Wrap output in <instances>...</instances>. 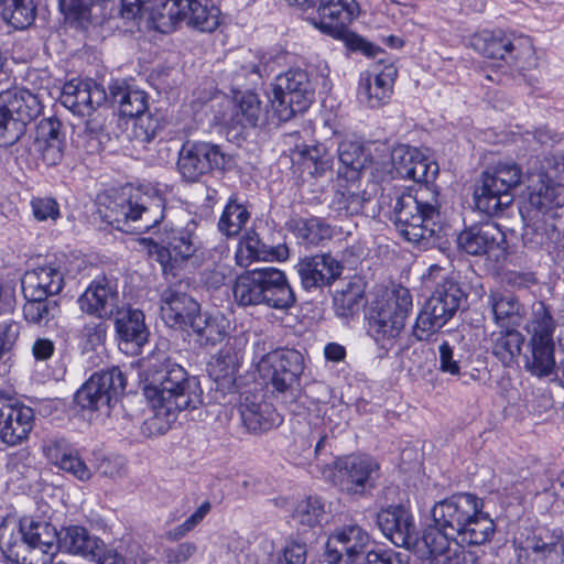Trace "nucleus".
I'll list each match as a JSON object with an SVG mask.
<instances>
[{
  "label": "nucleus",
  "instance_id": "obj_1",
  "mask_svg": "<svg viewBox=\"0 0 564 564\" xmlns=\"http://www.w3.org/2000/svg\"><path fill=\"white\" fill-rule=\"evenodd\" d=\"M143 370L145 395L153 409V425L165 432L178 412L196 409L202 403L199 382L186 370L171 362L164 351H153L140 361Z\"/></svg>",
  "mask_w": 564,
  "mask_h": 564
},
{
  "label": "nucleus",
  "instance_id": "obj_2",
  "mask_svg": "<svg viewBox=\"0 0 564 564\" xmlns=\"http://www.w3.org/2000/svg\"><path fill=\"white\" fill-rule=\"evenodd\" d=\"M438 216L436 192L420 185L395 197L391 218L400 236L409 242L420 243L435 236Z\"/></svg>",
  "mask_w": 564,
  "mask_h": 564
},
{
  "label": "nucleus",
  "instance_id": "obj_3",
  "mask_svg": "<svg viewBox=\"0 0 564 564\" xmlns=\"http://www.w3.org/2000/svg\"><path fill=\"white\" fill-rule=\"evenodd\" d=\"M234 297L241 306L263 304L275 310H288L295 302L284 272L273 267L240 274L234 285Z\"/></svg>",
  "mask_w": 564,
  "mask_h": 564
},
{
  "label": "nucleus",
  "instance_id": "obj_4",
  "mask_svg": "<svg viewBox=\"0 0 564 564\" xmlns=\"http://www.w3.org/2000/svg\"><path fill=\"white\" fill-rule=\"evenodd\" d=\"M99 214L117 229L138 234L150 230L164 218L161 198H151L138 189L107 198Z\"/></svg>",
  "mask_w": 564,
  "mask_h": 564
},
{
  "label": "nucleus",
  "instance_id": "obj_5",
  "mask_svg": "<svg viewBox=\"0 0 564 564\" xmlns=\"http://www.w3.org/2000/svg\"><path fill=\"white\" fill-rule=\"evenodd\" d=\"M412 296L400 286L377 300L367 313L368 334L383 349H390L404 328L412 310Z\"/></svg>",
  "mask_w": 564,
  "mask_h": 564
},
{
  "label": "nucleus",
  "instance_id": "obj_6",
  "mask_svg": "<svg viewBox=\"0 0 564 564\" xmlns=\"http://www.w3.org/2000/svg\"><path fill=\"white\" fill-rule=\"evenodd\" d=\"M524 329L529 336L525 370L538 378L552 375L556 368L554 341L556 324L543 303L540 302L533 306Z\"/></svg>",
  "mask_w": 564,
  "mask_h": 564
},
{
  "label": "nucleus",
  "instance_id": "obj_7",
  "mask_svg": "<svg viewBox=\"0 0 564 564\" xmlns=\"http://www.w3.org/2000/svg\"><path fill=\"white\" fill-rule=\"evenodd\" d=\"M521 182L522 171L517 163H497L484 172L480 184L474 191L476 208L488 216H498L512 204V191Z\"/></svg>",
  "mask_w": 564,
  "mask_h": 564
},
{
  "label": "nucleus",
  "instance_id": "obj_8",
  "mask_svg": "<svg viewBox=\"0 0 564 564\" xmlns=\"http://www.w3.org/2000/svg\"><path fill=\"white\" fill-rule=\"evenodd\" d=\"M469 45L482 56L501 59L519 70L535 68L538 58L528 36H511L502 31L482 30L474 33Z\"/></svg>",
  "mask_w": 564,
  "mask_h": 564
},
{
  "label": "nucleus",
  "instance_id": "obj_9",
  "mask_svg": "<svg viewBox=\"0 0 564 564\" xmlns=\"http://www.w3.org/2000/svg\"><path fill=\"white\" fill-rule=\"evenodd\" d=\"M314 90L305 70L289 69L276 78L269 95L273 115L279 121H288L296 113L304 112L314 100Z\"/></svg>",
  "mask_w": 564,
  "mask_h": 564
},
{
  "label": "nucleus",
  "instance_id": "obj_10",
  "mask_svg": "<svg viewBox=\"0 0 564 564\" xmlns=\"http://www.w3.org/2000/svg\"><path fill=\"white\" fill-rule=\"evenodd\" d=\"M39 98L23 89L0 94V145L10 147L24 134L28 122L41 113Z\"/></svg>",
  "mask_w": 564,
  "mask_h": 564
},
{
  "label": "nucleus",
  "instance_id": "obj_11",
  "mask_svg": "<svg viewBox=\"0 0 564 564\" xmlns=\"http://www.w3.org/2000/svg\"><path fill=\"white\" fill-rule=\"evenodd\" d=\"M378 470L379 465L373 458L349 455L337 458L332 466H325L322 469V475L343 491L361 494L368 487H373Z\"/></svg>",
  "mask_w": 564,
  "mask_h": 564
},
{
  "label": "nucleus",
  "instance_id": "obj_12",
  "mask_svg": "<svg viewBox=\"0 0 564 564\" xmlns=\"http://www.w3.org/2000/svg\"><path fill=\"white\" fill-rule=\"evenodd\" d=\"M165 11V25L156 28L165 31L177 22L189 29L212 33L223 22V12L217 0H170Z\"/></svg>",
  "mask_w": 564,
  "mask_h": 564
},
{
  "label": "nucleus",
  "instance_id": "obj_13",
  "mask_svg": "<svg viewBox=\"0 0 564 564\" xmlns=\"http://www.w3.org/2000/svg\"><path fill=\"white\" fill-rule=\"evenodd\" d=\"M124 388L126 378L122 371L113 367L90 376L76 392L75 401L83 409L108 413L111 402L117 400Z\"/></svg>",
  "mask_w": 564,
  "mask_h": 564
},
{
  "label": "nucleus",
  "instance_id": "obj_14",
  "mask_svg": "<svg viewBox=\"0 0 564 564\" xmlns=\"http://www.w3.org/2000/svg\"><path fill=\"white\" fill-rule=\"evenodd\" d=\"M304 367V357L295 349L270 351L258 362L260 375L270 380L273 388L281 393L292 391L299 386Z\"/></svg>",
  "mask_w": 564,
  "mask_h": 564
},
{
  "label": "nucleus",
  "instance_id": "obj_15",
  "mask_svg": "<svg viewBox=\"0 0 564 564\" xmlns=\"http://www.w3.org/2000/svg\"><path fill=\"white\" fill-rule=\"evenodd\" d=\"M228 156L208 142H185L178 151L177 171L186 182H198L213 170H224Z\"/></svg>",
  "mask_w": 564,
  "mask_h": 564
},
{
  "label": "nucleus",
  "instance_id": "obj_16",
  "mask_svg": "<svg viewBox=\"0 0 564 564\" xmlns=\"http://www.w3.org/2000/svg\"><path fill=\"white\" fill-rule=\"evenodd\" d=\"M196 225L187 224L184 228H167L161 234V248L158 250V260L165 274L177 275V269L192 258L200 247L195 234Z\"/></svg>",
  "mask_w": 564,
  "mask_h": 564
},
{
  "label": "nucleus",
  "instance_id": "obj_17",
  "mask_svg": "<svg viewBox=\"0 0 564 564\" xmlns=\"http://www.w3.org/2000/svg\"><path fill=\"white\" fill-rule=\"evenodd\" d=\"M290 6L303 10L314 8L317 3V15L311 19L312 24L327 35H341L344 26L355 20L359 13L356 0H284Z\"/></svg>",
  "mask_w": 564,
  "mask_h": 564
},
{
  "label": "nucleus",
  "instance_id": "obj_18",
  "mask_svg": "<svg viewBox=\"0 0 564 564\" xmlns=\"http://www.w3.org/2000/svg\"><path fill=\"white\" fill-rule=\"evenodd\" d=\"M519 564H561L564 540L561 532L538 529L516 545Z\"/></svg>",
  "mask_w": 564,
  "mask_h": 564
},
{
  "label": "nucleus",
  "instance_id": "obj_19",
  "mask_svg": "<svg viewBox=\"0 0 564 564\" xmlns=\"http://www.w3.org/2000/svg\"><path fill=\"white\" fill-rule=\"evenodd\" d=\"M479 509H482V501L478 497L458 494L435 503L432 517L435 524L456 535Z\"/></svg>",
  "mask_w": 564,
  "mask_h": 564
},
{
  "label": "nucleus",
  "instance_id": "obj_20",
  "mask_svg": "<svg viewBox=\"0 0 564 564\" xmlns=\"http://www.w3.org/2000/svg\"><path fill=\"white\" fill-rule=\"evenodd\" d=\"M458 247L473 256L487 254L498 261L506 256V236L494 223L473 226L457 238Z\"/></svg>",
  "mask_w": 564,
  "mask_h": 564
},
{
  "label": "nucleus",
  "instance_id": "obj_21",
  "mask_svg": "<svg viewBox=\"0 0 564 564\" xmlns=\"http://www.w3.org/2000/svg\"><path fill=\"white\" fill-rule=\"evenodd\" d=\"M368 533L357 524L336 530L326 542L325 561L329 564H352L364 553Z\"/></svg>",
  "mask_w": 564,
  "mask_h": 564
},
{
  "label": "nucleus",
  "instance_id": "obj_22",
  "mask_svg": "<svg viewBox=\"0 0 564 564\" xmlns=\"http://www.w3.org/2000/svg\"><path fill=\"white\" fill-rule=\"evenodd\" d=\"M116 283L106 276L96 278L78 297L82 312L99 319H110L120 308Z\"/></svg>",
  "mask_w": 564,
  "mask_h": 564
},
{
  "label": "nucleus",
  "instance_id": "obj_23",
  "mask_svg": "<svg viewBox=\"0 0 564 564\" xmlns=\"http://www.w3.org/2000/svg\"><path fill=\"white\" fill-rule=\"evenodd\" d=\"M392 171L395 177L427 183L437 174L436 163L430 162L417 149L399 144L391 151Z\"/></svg>",
  "mask_w": 564,
  "mask_h": 564
},
{
  "label": "nucleus",
  "instance_id": "obj_24",
  "mask_svg": "<svg viewBox=\"0 0 564 564\" xmlns=\"http://www.w3.org/2000/svg\"><path fill=\"white\" fill-rule=\"evenodd\" d=\"M33 410L12 404L0 394V442L15 446L25 441L33 429Z\"/></svg>",
  "mask_w": 564,
  "mask_h": 564
},
{
  "label": "nucleus",
  "instance_id": "obj_25",
  "mask_svg": "<svg viewBox=\"0 0 564 564\" xmlns=\"http://www.w3.org/2000/svg\"><path fill=\"white\" fill-rule=\"evenodd\" d=\"M106 100L105 90L93 80L72 79L63 87L61 102L73 113L89 116Z\"/></svg>",
  "mask_w": 564,
  "mask_h": 564
},
{
  "label": "nucleus",
  "instance_id": "obj_26",
  "mask_svg": "<svg viewBox=\"0 0 564 564\" xmlns=\"http://www.w3.org/2000/svg\"><path fill=\"white\" fill-rule=\"evenodd\" d=\"M199 310V304L184 292L169 288L161 294V317L171 328L187 329Z\"/></svg>",
  "mask_w": 564,
  "mask_h": 564
},
{
  "label": "nucleus",
  "instance_id": "obj_27",
  "mask_svg": "<svg viewBox=\"0 0 564 564\" xmlns=\"http://www.w3.org/2000/svg\"><path fill=\"white\" fill-rule=\"evenodd\" d=\"M64 286V273L59 264L48 262L25 272L22 280L24 297L48 299L58 294Z\"/></svg>",
  "mask_w": 564,
  "mask_h": 564
},
{
  "label": "nucleus",
  "instance_id": "obj_28",
  "mask_svg": "<svg viewBox=\"0 0 564 564\" xmlns=\"http://www.w3.org/2000/svg\"><path fill=\"white\" fill-rule=\"evenodd\" d=\"M397 75L394 65L389 64L377 74L361 76L357 94L359 102L371 109L384 106L392 95Z\"/></svg>",
  "mask_w": 564,
  "mask_h": 564
},
{
  "label": "nucleus",
  "instance_id": "obj_29",
  "mask_svg": "<svg viewBox=\"0 0 564 564\" xmlns=\"http://www.w3.org/2000/svg\"><path fill=\"white\" fill-rule=\"evenodd\" d=\"M561 185H557L550 175V170L545 172L530 174L528 176V204L531 212L546 215L564 204L561 195Z\"/></svg>",
  "mask_w": 564,
  "mask_h": 564
},
{
  "label": "nucleus",
  "instance_id": "obj_30",
  "mask_svg": "<svg viewBox=\"0 0 564 564\" xmlns=\"http://www.w3.org/2000/svg\"><path fill=\"white\" fill-rule=\"evenodd\" d=\"M112 317L121 349L135 352L148 341L149 330L144 324L142 311L120 307Z\"/></svg>",
  "mask_w": 564,
  "mask_h": 564
},
{
  "label": "nucleus",
  "instance_id": "obj_31",
  "mask_svg": "<svg viewBox=\"0 0 564 564\" xmlns=\"http://www.w3.org/2000/svg\"><path fill=\"white\" fill-rule=\"evenodd\" d=\"M377 524L383 535L394 545L409 547L415 536V524L411 513L403 507H389L377 513Z\"/></svg>",
  "mask_w": 564,
  "mask_h": 564
},
{
  "label": "nucleus",
  "instance_id": "obj_32",
  "mask_svg": "<svg viewBox=\"0 0 564 564\" xmlns=\"http://www.w3.org/2000/svg\"><path fill=\"white\" fill-rule=\"evenodd\" d=\"M303 286L306 290L330 285L341 272V263L329 253L304 258L297 268Z\"/></svg>",
  "mask_w": 564,
  "mask_h": 564
},
{
  "label": "nucleus",
  "instance_id": "obj_33",
  "mask_svg": "<svg viewBox=\"0 0 564 564\" xmlns=\"http://www.w3.org/2000/svg\"><path fill=\"white\" fill-rule=\"evenodd\" d=\"M8 525L0 527V547L8 557L18 564H50L58 551V543L28 546L25 543H12Z\"/></svg>",
  "mask_w": 564,
  "mask_h": 564
},
{
  "label": "nucleus",
  "instance_id": "obj_34",
  "mask_svg": "<svg viewBox=\"0 0 564 564\" xmlns=\"http://www.w3.org/2000/svg\"><path fill=\"white\" fill-rule=\"evenodd\" d=\"M45 457L61 470L70 474L80 481L91 477V470L80 455L68 447L64 440H50L43 445Z\"/></svg>",
  "mask_w": 564,
  "mask_h": 564
},
{
  "label": "nucleus",
  "instance_id": "obj_35",
  "mask_svg": "<svg viewBox=\"0 0 564 564\" xmlns=\"http://www.w3.org/2000/svg\"><path fill=\"white\" fill-rule=\"evenodd\" d=\"M494 321L499 327H517L524 317V307L518 299L505 291L491 290L487 297Z\"/></svg>",
  "mask_w": 564,
  "mask_h": 564
},
{
  "label": "nucleus",
  "instance_id": "obj_36",
  "mask_svg": "<svg viewBox=\"0 0 564 564\" xmlns=\"http://www.w3.org/2000/svg\"><path fill=\"white\" fill-rule=\"evenodd\" d=\"M274 118L276 116L273 115V111L270 112L263 109L258 95L248 91L237 98L231 121L242 128H253L270 123Z\"/></svg>",
  "mask_w": 564,
  "mask_h": 564
},
{
  "label": "nucleus",
  "instance_id": "obj_37",
  "mask_svg": "<svg viewBox=\"0 0 564 564\" xmlns=\"http://www.w3.org/2000/svg\"><path fill=\"white\" fill-rule=\"evenodd\" d=\"M59 122L54 119L41 120L36 127L34 147L41 153L44 162L56 164L63 155V140Z\"/></svg>",
  "mask_w": 564,
  "mask_h": 564
},
{
  "label": "nucleus",
  "instance_id": "obj_38",
  "mask_svg": "<svg viewBox=\"0 0 564 564\" xmlns=\"http://www.w3.org/2000/svg\"><path fill=\"white\" fill-rule=\"evenodd\" d=\"M240 415L245 426L251 432H264L282 423L281 415L267 402H253L249 398L240 404Z\"/></svg>",
  "mask_w": 564,
  "mask_h": 564
},
{
  "label": "nucleus",
  "instance_id": "obj_39",
  "mask_svg": "<svg viewBox=\"0 0 564 564\" xmlns=\"http://www.w3.org/2000/svg\"><path fill=\"white\" fill-rule=\"evenodd\" d=\"M464 299L465 294L459 284L448 279L437 284L426 303L449 321L460 307Z\"/></svg>",
  "mask_w": 564,
  "mask_h": 564
},
{
  "label": "nucleus",
  "instance_id": "obj_40",
  "mask_svg": "<svg viewBox=\"0 0 564 564\" xmlns=\"http://www.w3.org/2000/svg\"><path fill=\"white\" fill-rule=\"evenodd\" d=\"M63 547L76 555L95 558L105 549L104 542L83 527H69L61 540Z\"/></svg>",
  "mask_w": 564,
  "mask_h": 564
},
{
  "label": "nucleus",
  "instance_id": "obj_41",
  "mask_svg": "<svg viewBox=\"0 0 564 564\" xmlns=\"http://www.w3.org/2000/svg\"><path fill=\"white\" fill-rule=\"evenodd\" d=\"M489 336L491 352L503 364L512 362L520 354L524 341L523 335L516 327H500Z\"/></svg>",
  "mask_w": 564,
  "mask_h": 564
},
{
  "label": "nucleus",
  "instance_id": "obj_42",
  "mask_svg": "<svg viewBox=\"0 0 564 564\" xmlns=\"http://www.w3.org/2000/svg\"><path fill=\"white\" fill-rule=\"evenodd\" d=\"M227 321L220 315L197 313L188 328H192L200 345H216L226 336Z\"/></svg>",
  "mask_w": 564,
  "mask_h": 564
},
{
  "label": "nucleus",
  "instance_id": "obj_43",
  "mask_svg": "<svg viewBox=\"0 0 564 564\" xmlns=\"http://www.w3.org/2000/svg\"><path fill=\"white\" fill-rule=\"evenodd\" d=\"M121 14L126 19L147 18L155 28L165 25V11L170 0H121Z\"/></svg>",
  "mask_w": 564,
  "mask_h": 564
},
{
  "label": "nucleus",
  "instance_id": "obj_44",
  "mask_svg": "<svg viewBox=\"0 0 564 564\" xmlns=\"http://www.w3.org/2000/svg\"><path fill=\"white\" fill-rule=\"evenodd\" d=\"M14 528L8 534H12V543H25L28 546L58 543L56 529L47 522L23 520L20 522L18 538L13 536Z\"/></svg>",
  "mask_w": 564,
  "mask_h": 564
},
{
  "label": "nucleus",
  "instance_id": "obj_45",
  "mask_svg": "<svg viewBox=\"0 0 564 564\" xmlns=\"http://www.w3.org/2000/svg\"><path fill=\"white\" fill-rule=\"evenodd\" d=\"M110 91L113 101L119 105L122 116L138 119L144 116L148 108V98L144 91L118 83L110 87Z\"/></svg>",
  "mask_w": 564,
  "mask_h": 564
},
{
  "label": "nucleus",
  "instance_id": "obj_46",
  "mask_svg": "<svg viewBox=\"0 0 564 564\" xmlns=\"http://www.w3.org/2000/svg\"><path fill=\"white\" fill-rule=\"evenodd\" d=\"M495 532L494 521L479 509L476 516L466 522L463 530L456 534L459 542L467 545H480L490 540Z\"/></svg>",
  "mask_w": 564,
  "mask_h": 564
},
{
  "label": "nucleus",
  "instance_id": "obj_47",
  "mask_svg": "<svg viewBox=\"0 0 564 564\" xmlns=\"http://www.w3.org/2000/svg\"><path fill=\"white\" fill-rule=\"evenodd\" d=\"M371 199L366 191H361L357 185L350 184L343 191H337L332 207L340 216H354L364 212L367 203Z\"/></svg>",
  "mask_w": 564,
  "mask_h": 564
},
{
  "label": "nucleus",
  "instance_id": "obj_48",
  "mask_svg": "<svg viewBox=\"0 0 564 564\" xmlns=\"http://www.w3.org/2000/svg\"><path fill=\"white\" fill-rule=\"evenodd\" d=\"M2 18L14 29L23 30L35 20V6L33 0H4Z\"/></svg>",
  "mask_w": 564,
  "mask_h": 564
},
{
  "label": "nucleus",
  "instance_id": "obj_49",
  "mask_svg": "<svg viewBox=\"0 0 564 564\" xmlns=\"http://www.w3.org/2000/svg\"><path fill=\"white\" fill-rule=\"evenodd\" d=\"M339 162L352 173H358L369 164V155L362 142L345 138L338 144Z\"/></svg>",
  "mask_w": 564,
  "mask_h": 564
},
{
  "label": "nucleus",
  "instance_id": "obj_50",
  "mask_svg": "<svg viewBox=\"0 0 564 564\" xmlns=\"http://www.w3.org/2000/svg\"><path fill=\"white\" fill-rule=\"evenodd\" d=\"M25 300L26 302L23 305V316L30 324L45 326L59 313L56 301L37 297H25Z\"/></svg>",
  "mask_w": 564,
  "mask_h": 564
},
{
  "label": "nucleus",
  "instance_id": "obj_51",
  "mask_svg": "<svg viewBox=\"0 0 564 564\" xmlns=\"http://www.w3.org/2000/svg\"><path fill=\"white\" fill-rule=\"evenodd\" d=\"M249 217L250 214L243 205L238 204L236 199H230L219 218L218 229L226 237H236Z\"/></svg>",
  "mask_w": 564,
  "mask_h": 564
},
{
  "label": "nucleus",
  "instance_id": "obj_52",
  "mask_svg": "<svg viewBox=\"0 0 564 564\" xmlns=\"http://www.w3.org/2000/svg\"><path fill=\"white\" fill-rule=\"evenodd\" d=\"M447 323L448 321L445 317L434 311L431 305L425 303L416 317L413 327V336L417 340H430Z\"/></svg>",
  "mask_w": 564,
  "mask_h": 564
},
{
  "label": "nucleus",
  "instance_id": "obj_53",
  "mask_svg": "<svg viewBox=\"0 0 564 564\" xmlns=\"http://www.w3.org/2000/svg\"><path fill=\"white\" fill-rule=\"evenodd\" d=\"M325 514L324 503L318 497L308 496L297 501L292 519L305 528H314L322 523Z\"/></svg>",
  "mask_w": 564,
  "mask_h": 564
},
{
  "label": "nucleus",
  "instance_id": "obj_54",
  "mask_svg": "<svg viewBox=\"0 0 564 564\" xmlns=\"http://www.w3.org/2000/svg\"><path fill=\"white\" fill-rule=\"evenodd\" d=\"M296 237L306 245H318L333 236L332 227L321 218L300 219L295 223Z\"/></svg>",
  "mask_w": 564,
  "mask_h": 564
},
{
  "label": "nucleus",
  "instance_id": "obj_55",
  "mask_svg": "<svg viewBox=\"0 0 564 564\" xmlns=\"http://www.w3.org/2000/svg\"><path fill=\"white\" fill-rule=\"evenodd\" d=\"M269 251L256 231L249 230L239 242L236 260L240 267H248L254 260H267Z\"/></svg>",
  "mask_w": 564,
  "mask_h": 564
},
{
  "label": "nucleus",
  "instance_id": "obj_56",
  "mask_svg": "<svg viewBox=\"0 0 564 564\" xmlns=\"http://www.w3.org/2000/svg\"><path fill=\"white\" fill-rule=\"evenodd\" d=\"M209 371L216 381H223L224 384L234 383L238 371L237 357L229 351H220L209 364Z\"/></svg>",
  "mask_w": 564,
  "mask_h": 564
},
{
  "label": "nucleus",
  "instance_id": "obj_57",
  "mask_svg": "<svg viewBox=\"0 0 564 564\" xmlns=\"http://www.w3.org/2000/svg\"><path fill=\"white\" fill-rule=\"evenodd\" d=\"M334 301L338 315H352L364 306V292L359 285L349 284L335 295Z\"/></svg>",
  "mask_w": 564,
  "mask_h": 564
},
{
  "label": "nucleus",
  "instance_id": "obj_58",
  "mask_svg": "<svg viewBox=\"0 0 564 564\" xmlns=\"http://www.w3.org/2000/svg\"><path fill=\"white\" fill-rule=\"evenodd\" d=\"M453 538H455V533L445 531L444 528H441L437 524L425 530L423 534V543L434 563L436 562V557H440L452 543Z\"/></svg>",
  "mask_w": 564,
  "mask_h": 564
},
{
  "label": "nucleus",
  "instance_id": "obj_59",
  "mask_svg": "<svg viewBox=\"0 0 564 564\" xmlns=\"http://www.w3.org/2000/svg\"><path fill=\"white\" fill-rule=\"evenodd\" d=\"M464 544L466 543L459 542L458 536L455 535L444 553L436 557L435 564H477L478 555Z\"/></svg>",
  "mask_w": 564,
  "mask_h": 564
},
{
  "label": "nucleus",
  "instance_id": "obj_60",
  "mask_svg": "<svg viewBox=\"0 0 564 564\" xmlns=\"http://www.w3.org/2000/svg\"><path fill=\"white\" fill-rule=\"evenodd\" d=\"M552 232L553 228L547 227L543 221L536 219L525 225L522 239L525 246L536 248L545 245Z\"/></svg>",
  "mask_w": 564,
  "mask_h": 564
},
{
  "label": "nucleus",
  "instance_id": "obj_61",
  "mask_svg": "<svg viewBox=\"0 0 564 564\" xmlns=\"http://www.w3.org/2000/svg\"><path fill=\"white\" fill-rule=\"evenodd\" d=\"M106 319L99 322H90L84 325L80 330V340L85 349H95L101 346L106 339L107 325Z\"/></svg>",
  "mask_w": 564,
  "mask_h": 564
},
{
  "label": "nucleus",
  "instance_id": "obj_62",
  "mask_svg": "<svg viewBox=\"0 0 564 564\" xmlns=\"http://www.w3.org/2000/svg\"><path fill=\"white\" fill-rule=\"evenodd\" d=\"M306 547L304 544L291 542L280 552L272 555L270 564H305Z\"/></svg>",
  "mask_w": 564,
  "mask_h": 564
},
{
  "label": "nucleus",
  "instance_id": "obj_63",
  "mask_svg": "<svg viewBox=\"0 0 564 564\" xmlns=\"http://www.w3.org/2000/svg\"><path fill=\"white\" fill-rule=\"evenodd\" d=\"M305 160L312 162L316 174H323L333 165V155L327 151L325 145L316 144L308 147L303 151Z\"/></svg>",
  "mask_w": 564,
  "mask_h": 564
},
{
  "label": "nucleus",
  "instance_id": "obj_64",
  "mask_svg": "<svg viewBox=\"0 0 564 564\" xmlns=\"http://www.w3.org/2000/svg\"><path fill=\"white\" fill-rule=\"evenodd\" d=\"M33 216L39 221L56 220L59 217V207L51 197H34L31 200Z\"/></svg>",
  "mask_w": 564,
  "mask_h": 564
}]
</instances>
